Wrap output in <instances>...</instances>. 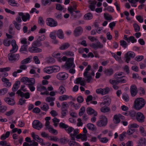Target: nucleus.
Returning a JSON list of instances; mask_svg holds the SVG:
<instances>
[{"label": "nucleus", "instance_id": "a878e982", "mask_svg": "<svg viewBox=\"0 0 146 146\" xmlns=\"http://www.w3.org/2000/svg\"><path fill=\"white\" fill-rule=\"evenodd\" d=\"M57 36L60 39L64 38V35L63 31L61 29L58 30L56 33Z\"/></svg>", "mask_w": 146, "mask_h": 146}, {"label": "nucleus", "instance_id": "5701e85b", "mask_svg": "<svg viewBox=\"0 0 146 146\" xmlns=\"http://www.w3.org/2000/svg\"><path fill=\"white\" fill-rule=\"evenodd\" d=\"M2 81L4 82V85L6 87H9L11 85V83L9 82V80L7 78L3 77L1 78Z\"/></svg>", "mask_w": 146, "mask_h": 146}, {"label": "nucleus", "instance_id": "dca6fc26", "mask_svg": "<svg viewBox=\"0 0 146 146\" xmlns=\"http://www.w3.org/2000/svg\"><path fill=\"white\" fill-rule=\"evenodd\" d=\"M28 50L30 52L32 53L40 52L42 51L41 49L38 48L36 46H34L29 47V48Z\"/></svg>", "mask_w": 146, "mask_h": 146}, {"label": "nucleus", "instance_id": "bb28decb", "mask_svg": "<svg viewBox=\"0 0 146 146\" xmlns=\"http://www.w3.org/2000/svg\"><path fill=\"white\" fill-rule=\"evenodd\" d=\"M43 72H44L50 74L53 73L52 69V67H47L44 68L43 69Z\"/></svg>", "mask_w": 146, "mask_h": 146}, {"label": "nucleus", "instance_id": "ea45409f", "mask_svg": "<svg viewBox=\"0 0 146 146\" xmlns=\"http://www.w3.org/2000/svg\"><path fill=\"white\" fill-rule=\"evenodd\" d=\"M64 54L68 56H74V52L70 51H66L65 52Z\"/></svg>", "mask_w": 146, "mask_h": 146}, {"label": "nucleus", "instance_id": "c9c22d12", "mask_svg": "<svg viewBox=\"0 0 146 146\" xmlns=\"http://www.w3.org/2000/svg\"><path fill=\"white\" fill-rule=\"evenodd\" d=\"M54 17L57 20H60L62 18V13L60 12H57L54 14Z\"/></svg>", "mask_w": 146, "mask_h": 146}, {"label": "nucleus", "instance_id": "20e7f679", "mask_svg": "<svg viewBox=\"0 0 146 146\" xmlns=\"http://www.w3.org/2000/svg\"><path fill=\"white\" fill-rule=\"evenodd\" d=\"M13 53L11 52L8 54V56L9 60L11 62L18 61L20 58V55L19 54H13Z\"/></svg>", "mask_w": 146, "mask_h": 146}, {"label": "nucleus", "instance_id": "4c0bfd02", "mask_svg": "<svg viewBox=\"0 0 146 146\" xmlns=\"http://www.w3.org/2000/svg\"><path fill=\"white\" fill-rule=\"evenodd\" d=\"M91 68V67L90 65H89L88 66V67L86 69L85 72L84 73L83 75L84 76H86V75H88V74H90L88 72L90 70Z\"/></svg>", "mask_w": 146, "mask_h": 146}, {"label": "nucleus", "instance_id": "603ef678", "mask_svg": "<svg viewBox=\"0 0 146 146\" xmlns=\"http://www.w3.org/2000/svg\"><path fill=\"white\" fill-rule=\"evenodd\" d=\"M104 16L106 19L107 20H111L112 19V16L107 13H104Z\"/></svg>", "mask_w": 146, "mask_h": 146}, {"label": "nucleus", "instance_id": "c03bdc74", "mask_svg": "<svg viewBox=\"0 0 146 146\" xmlns=\"http://www.w3.org/2000/svg\"><path fill=\"white\" fill-rule=\"evenodd\" d=\"M59 143L62 144H65L67 143L69 141L66 138H62L59 139Z\"/></svg>", "mask_w": 146, "mask_h": 146}, {"label": "nucleus", "instance_id": "69168bd1", "mask_svg": "<svg viewBox=\"0 0 146 146\" xmlns=\"http://www.w3.org/2000/svg\"><path fill=\"white\" fill-rule=\"evenodd\" d=\"M52 55L53 57L56 58H60L61 57V54L60 53H57L56 52L53 53Z\"/></svg>", "mask_w": 146, "mask_h": 146}, {"label": "nucleus", "instance_id": "c85d7f7f", "mask_svg": "<svg viewBox=\"0 0 146 146\" xmlns=\"http://www.w3.org/2000/svg\"><path fill=\"white\" fill-rule=\"evenodd\" d=\"M69 106L66 102H63L61 104V110H68Z\"/></svg>", "mask_w": 146, "mask_h": 146}, {"label": "nucleus", "instance_id": "864d4df0", "mask_svg": "<svg viewBox=\"0 0 146 146\" xmlns=\"http://www.w3.org/2000/svg\"><path fill=\"white\" fill-rule=\"evenodd\" d=\"M133 26L135 32H138L140 30V27L136 23H134Z\"/></svg>", "mask_w": 146, "mask_h": 146}, {"label": "nucleus", "instance_id": "774afa93", "mask_svg": "<svg viewBox=\"0 0 146 146\" xmlns=\"http://www.w3.org/2000/svg\"><path fill=\"white\" fill-rule=\"evenodd\" d=\"M30 59L29 58H27L23 60H22L21 62V64H27L29 62Z\"/></svg>", "mask_w": 146, "mask_h": 146}, {"label": "nucleus", "instance_id": "4468645a", "mask_svg": "<svg viewBox=\"0 0 146 146\" xmlns=\"http://www.w3.org/2000/svg\"><path fill=\"white\" fill-rule=\"evenodd\" d=\"M16 93L18 95H20L23 98L24 97L26 99L29 98L30 97V94L29 92H27L24 93L21 91V90H19L17 91Z\"/></svg>", "mask_w": 146, "mask_h": 146}, {"label": "nucleus", "instance_id": "412c9836", "mask_svg": "<svg viewBox=\"0 0 146 146\" xmlns=\"http://www.w3.org/2000/svg\"><path fill=\"white\" fill-rule=\"evenodd\" d=\"M4 100L8 104L10 105L13 106L15 103L14 99L10 98H5L4 99Z\"/></svg>", "mask_w": 146, "mask_h": 146}, {"label": "nucleus", "instance_id": "a19ab883", "mask_svg": "<svg viewBox=\"0 0 146 146\" xmlns=\"http://www.w3.org/2000/svg\"><path fill=\"white\" fill-rule=\"evenodd\" d=\"M11 42L8 38L5 39L3 42V44L5 46H9L11 44Z\"/></svg>", "mask_w": 146, "mask_h": 146}, {"label": "nucleus", "instance_id": "aec40b11", "mask_svg": "<svg viewBox=\"0 0 146 146\" xmlns=\"http://www.w3.org/2000/svg\"><path fill=\"white\" fill-rule=\"evenodd\" d=\"M104 72L106 76H110L113 74L114 71L113 69L109 68L105 69L104 71Z\"/></svg>", "mask_w": 146, "mask_h": 146}, {"label": "nucleus", "instance_id": "9b49d317", "mask_svg": "<svg viewBox=\"0 0 146 146\" xmlns=\"http://www.w3.org/2000/svg\"><path fill=\"white\" fill-rule=\"evenodd\" d=\"M130 92L131 96H135L137 93V89L136 86L134 85H132L130 88Z\"/></svg>", "mask_w": 146, "mask_h": 146}, {"label": "nucleus", "instance_id": "a211bd4d", "mask_svg": "<svg viewBox=\"0 0 146 146\" xmlns=\"http://www.w3.org/2000/svg\"><path fill=\"white\" fill-rule=\"evenodd\" d=\"M18 14L19 16L22 17V19L24 21H26L30 18V15L28 13H27L25 15H24L23 12H19Z\"/></svg>", "mask_w": 146, "mask_h": 146}, {"label": "nucleus", "instance_id": "6ab92c4d", "mask_svg": "<svg viewBox=\"0 0 146 146\" xmlns=\"http://www.w3.org/2000/svg\"><path fill=\"white\" fill-rule=\"evenodd\" d=\"M55 99V98L54 97L48 96L45 99V100L47 102L50 103V106H53L54 105L53 102L54 101Z\"/></svg>", "mask_w": 146, "mask_h": 146}, {"label": "nucleus", "instance_id": "6e6552de", "mask_svg": "<svg viewBox=\"0 0 146 146\" xmlns=\"http://www.w3.org/2000/svg\"><path fill=\"white\" fill-rule=\"evenodd\" d=\"M90 46L96 50L98 48H102L104 46L98 40L96 42V44L92 43L90 44Z\"/></svg>", "mask_w": 146, "mask_h": 146}, {"label": "nucleus", "instance_id": "6e6d98bb", "mask_svg": "<svg viewBox=\"0 0 146 146\" xmlns=\"http://www.w3.org/2000/svg\"><path fill=\"white\" fill-rule=\"evenodd\" d=\"M85 109L84 107L82 106L80 108L79 113V115L81 116L83 115L85 111Z\"/></svg>", "mask_w": 146, "mask_h": 146}, {"label": "nucleus", "instance_id": "bf43d9fd", "mask_svg": "<svg viewBox=\"0 0 146 146\" xmlns=\"http://www.w3.org/2000/svg\"><path fill=\"white\" fill-rule=\"evenodd\" d=\"M44 21L42 17H40L38 18V23L41 26H42L44 24Z\"/></svg>", "mask_w": 146, "mask_h": 146}, {"label": "nucleus", "instance_id": "f257e3e1", "mask_svg": "<svg viewBox=\"0 0 146 146\" xmlns=\"http://www.w3.org/2000/svg\"><path fill=\"white\" fill-rule=\"evenodd\" d=\"M145 103V101L143 98H137L134 101V108L136 110H139L144 107Z\"/></svg>", "mask_w": 146, "mask_h": 146}, {"label": "nucleus", "instance_id": "58836bf2", "mask_svg": "<svg viewBox=\"0 0 146 146\" xmlns=\"http://www.w3.org/2000/svg\"><path fill=\"white\" fill-rule=\"evenodd\" d=\"M68 145L70 146H80V145L75 141H70L68 143Z\"/></svg>", "mask_w": 146, "mask_h": 146}, {"label": "nucleus", "instance_id": "cd10ccee", "mask_svg": "<svg viewBox=\"0 0 146 146\" xmlns=\"http://www.w3.org/2000/svg\"><path fill=\"white\" fill-rule=\"evenodd\" d=\"M37 38V40L34 41L33 43V46H36V47H39L42 46V44L41 41Z\"/></svg>", "mask_w": 146, "mask_h": 146}, {"label": "nucleus", "instance_id": "e2e57ef3", "mask_svg": "<svg viewBox=\"0 0 146 146\" xmlns=\"http://www.w3.org/2000/svg\"><path fill=\"white\" fill-rule=\"evenodd\" d=\"M122 98L125 102H127L129 100V97L126 94L123 95Z\"/></svg>", "mask_w": 146, "mask_h": 146}, {"label": "nucleus", "instance_id": "13d9d810", "mask_svg": "<svg viewBox=\"0 0 146 146\" xmlns=\"http://www.w3.org/2000/svg\"><path fill=\"white\" fill-rule=\"evenodd\" d=\"M120 44L124 48H125L127 46V44L125 41L124 40H121L120 41Z\"/></svg>", "mask_w": 146, "mask_h": 146}, {"label": "nucleus", "instance_id": "0e129e2a", "mask_svg": "<svg viewBox=\"0 0 146 146\" xmlns=\"http://www.w3.org/2000/svg\"><path fill=\"white\" fill-rule=\"evenodd\" d=\"M146 142V139L144 138H141L139 141V144L140 145H142L145 143Z\"/></svg>", "mask_w": 146, "mask_h": 146}, {"label": "nucleus", "instance_id": "5fc2aeb1", "mask_svg": "<svg viewBox=\"0 0 146 146\" xmlns=\"http://www.w3.org/2000/svg\"><path fill=\"white\" fill-rule=\"evenodd\" d=\"M8 89L6 88H4L0 90V96L5 95L7 93Z\"/></svg>", "mask_w": 146, "mask_h": 146}, {"label": "nucleus", "instance_id": "72a5a7b5", "mask_svg": "<svg viewBox=\"0 0 146 146\" xmlns=\"http://www.w3.org/2000/svg\"><path fill=\"white\" fill-rule=\"evenodd\" d=\"M66 92V89L62 86H60L58 89V92L61 94H63Z\"/></svg>", "mask_w": 146, "mask_h": 146}, {"label": "nucleus", "instance_id": "3c124183", "mask_svg": "<svg viewBox=\"0 0 146 146\" xmlns=\"http://www.w3.org/2000/svg\"><path fill=\"white\" fill-rule=\"evenodd\" d=\"M37 90L38 91H42V90H47L46 88L42 85H40L37 86Z\"/></svg>", "mask_w": 146, "mask_h": 146}, {"label": "nucleus", "instance_id": "9d476101", "mask_svg": "<svg viewBox=\"0 0 146 146\" xmlns=\"http://www.w3.org/2000/svg\"><path fill=\"white\" fill-rule=\"evenodd\" d=\"M68 77V74L65 72H61L58 73L56 77L59 80H63L66 79Z\"/></svg>", "mask_w": 146, "mask_h": 146}, {"label": "nucleus", "instance_id": "7c9ffc66", "mask_svg": "<svg viewBox=\"0 0 146 146\" xmlns=\"http://www.w3.org/2000/svg\"><path fill=\"white\" fill-rule=\"evenodd\" d=\"M100 110L102 112L106 113L110 111V108L108 107H102L100 109Z\"/></svg>", "mask_w": 146, "mask_h": 146}, {"label": "nucleus", "instance_id": "8fccbe9b", "mask_svg": "<svg viewBox=\"0 0 146 146\" xmlns=\"http://www.w3.org/2000/svg\"><path fill=\"white\" fill-rule=\"evenodd\" d=\"M56 9L59 11H62L64 9V8L61 4H56Z\"/></svg>", "mask_w": 146, "mask_h": 146}, {"label": "nucleus", "instance_id": "f8f14e48", "mask_svg": "<svg viewBox=\"0 0 146 146\" xmlns=\"http://www.w3.org/2000/svg\"><path fill=\"white\" fill-rule=\"evenodd\" d=\"M12 49L10 50L11 53H15L16 52L18 49V46L16 44L15 40L14 39L12 40L11 42Z\"/></svg>", "mask_w": 146, "mask_h": 146}, {"label": "nucleus", "instance_id": "473e14b6", "mask_svg": "<svg viewBox=\"0 0 146 146\" xmlns=\"http://www.w3.org/2000/svg\"><path fill=\"white\" fill-rule=\"evenodd\" d=\"M70 46L69 44L68 43H66L63 44L59 48L61 50H64L67 49Z\"/></svg>", "mask_w": 146, "mask_h": 146}, {"label": "nucleus", "instance_id": "e433bc0d", "mask_svg": "<svg viewBox=\"0 0 146 146\" xmlns=\"http://www.w3.org/2000/svg\"><path fill=\"white\" fill-rule=\"evenodd\" d=\"M113 121L114 123L117 124L120 122V120L118 115H116L114 116Z\"/></svg>", "mask_w": 146, "mask_h": 146}, {"label": "nucleus", "instance_id": "1a4fd4ad", "mask_svg": "<svg viewBox=\"0 0 146 146\" xmlns=\"http://www.w3.org/2000/svg\"><path fill=\"white\" fill-rule=\"evenodd\" d=\"M111 99L108 96L104 97L103 102L100 104V106H102L104 105L109 106L111 103Z\"/></svg>", "mask_w": 146, "mask_h": 146}, {"label": "nucleus", "instance_id": "423d86ee", "mask_svg": "<svg viewBox=\"0 0 146 146\" xmlns=\"http://www.w3.org/2000/svg\"><path fill=\"white\" fill-rule=\"evenodd\" d=\"M33 127L38 130H40L42 127V124L38 120H34L32 123Z\"/></svg>", "mask_w": 146, "mask_h": 146}, {"label": "nucleus", "instance_id": "2f4dec72", "mask_svg": "<svg viewBox=\"0 0 146 146\" xmlns=\"http://www.w3.org/2000/svg\"><path fill=\"white\" fill-rule=\"evenodd\" d=\"M87 127L89 129L92 131L95 130L96 129V127L94 124L91 123H88L87 124Z\"/></svg>", "mask_w": 146, "mask_h": 146}, {"label": "nucleus", "instance_id": "f704fd0d", "mask_svg": "<svg viewBox=\"0 0 146 146\" xmlns=\"http://www.w3.org/2000/svg\"><path fill=\"white\" fill-rule=\"evenodd\" d=\"M69 98L68 96L66 95H63L59 97V99L61 101L66 100Z\"/></svg>", "mask_w": 146, "mask_h": 146}, {"label": "nucleus", "instance_id": "c756f323", "mask_svg": "<svg viewBox=\"0 0 146 146\" xmlns=\"http://www.w3.org/2000/svg\"><path fill=\"white\" fill-rule=\"evenodd\" d=\"M43 105L40 107L42 110L45 111H46L48 110L49 108V107L47 104L45 103H43Z\"/></svg>", "mask_w": 146, "mask_h": 146}, {"label": "nucleus", "instance_id": "ddd939ff", "mask_svg": "<svg viewBox=\"0 0 146 146\" xmlns=\"http://www.w3.org/2000/svg\"><path fill=\"white\" fill-rule=\"evenodd\" d=\"M31 135L32 137L34 140L39 143H42V145H44L42 143L43 141V140L40 138L37 135H36L34 132H32Z\"/></svg>", "mask_w": 146, "mask_h": 146}, {"label": "nucleus", "instance_id": "79ce46f5", "mask_svg": "<svg viewBox=\"0 0 146 146\" xmlns=\"http://www.w3.org/2000/svg\"><path fill=\"white\" fill-rule=\"evenodd\" d=\"M52 121L54 123V125L56 127L58 126V124L60 121V120L56 117H54L52 119Z\"/></svg>", "mask_w": 146, "mask_h": 146}, {"label": "nucleus", "instance_id": "4be33fe9", "mask_svg": "<svg viewBox=\"0 0 146 146\" xmlns=\"http://www.w3.org/2000/svg\"><path fill=\"white\" fill-rule=\"evenodd\" d=\"M76 138L77 139H81L83 141H86L87 137L85 134H80L76 136Z\"/></svg>", "mask_w": 146, "mask_h": 146}, {"label": "nucleus", "instance_id": "f03ea898", "mask_svg": "<svg viewBox=\"0 0 146 146\" xmlns=\"http://www.w3.org/2000/svg\"><path fill=\"white\" fill-rule=\"evenodd\" d=\"M74 58L72 57L67 59L64 66L65 69L68 70L71 67L75 68V65L74 63Z\"/></svg>", "mask_w": 146, "mask_h": 146}, {"label": "nucleus", "instance_id": "b1692460", "mask_svg": "<svg viewBox=\"0 0 146 146\" xmlns=\"http://www.w3.org/2000/svg\"><path fill=\"white\" fill-rule=\"evenodd\" d=\"M93 15L92 14L88 13L85 14L84 16V19L85 20H89L92 19Z\"/></svg>", "mask_w": 146, "mask_h": 146}, {"label": "nucleus", "instance_id": "39448f33", "mask_svg": "<svg viewBox=\"0 0 146 146\" xmlns=\"http://www.w3.org/2000/svg\"><path fill=\"white\" fill-rule=\"evenodd\" d=\"M46 22L47 25L50 27H55L58 25L57 22L56 21L50 18H47Z\"/></svg>", "mask_w": 146, "mask_h": 146}, {"label": "nucleus", "instance_id": "f3484780", "mask_svg": "<svg viewBox=\"0 0 146 146\" xmlns=\"http://www.w3.org/2000/svg\"><path fill=\"white\" fill-rule=\"evenodd\" d=\"M86 111L87 113L89 115H91L93 114L94 116H96L98 115L97 112L94 110L92 108L89 107L86 109Z\"/></svg>", "mask_w": 146, "mask_h": 146}, {"label": "nucleus", "instance_id": "393cba45", "mask_svg": "<svg viewBox=\"0 0 146 146\" xmlns=\"http://www.w3.org/2000/svg\"><path fill=\"white\" fill-rule=\"evenodd\" d=\"M20 84V82L19 81H17L15 84L13 86L12 88V90L13 92L16 91L19 88V85Z\"/></svg>", "mask_w": 146, "mask_h": 146}, {"label": "nucleus", "instance_id": "680f3d73", "mask_svg": "<svg viewBox=\"0 0 146 146\" xmlns=\"http://www.w3.org/2000/svg\"><path fill=\"white\" fill-rule=\"evenodd\" d=\"M35 83V79L34 78H30L28 80V85L31 84H34Z\"/></svg>", "mask_w": 146, "mask_h": 146}, {"label": "nucleus", "instance_id": "4d7b16f0", "mask_svg": "<svg viewBox=\"0 0 146 146\" xmlns=\"http://www.w3.org/2000/svg\"><path fill=\"white\" fill-rule=\"evenodd\" d=\"M8 3L10 5L13 6H16L17 4L14 0H9Z\"/></svg>", "mask_w": 146, "mask_h": 146}, {"label": "nucleus", "instance_id": "052dcab7", "mask_svg": "<svg viewBox=\"0 0 146 146\" xmlns=\"http://www.w3.org/2000/svg\"><path fill=\"white\" fill-rule=\"evenodd\" d=\"M59 127L61 128L65 129L68 127V125L62 122H61L59 123Z\"/></svg>", "mask_w": 146, "mask_h": 146}, {"label": "nucleus", "instance_id": "37998d69", "mask_svg": "<svg viewBox=\"0 0 146 146\" xmlns=\"http://www.w3.org/2000/svg\"><path fill=\"white\" fill-rule=\"evenodd\" d=\"M47 129H48L49 132L53 134H54L56 135L58 133V132L56 130L54 129V128H52L51 126L49 127Z\"/></svg>", "mask_w": 146, "mask_h": 146}, {"label": "nucleus", "instance_id": "de8ad7c7", "mask_svg": "<svg viewBox=\"0 0 146 146\" xmlns=\"http://www.w3.org/2000/svg\"><path fill=\"white\" fill-rule=\"evenodd\" d=\"M52 72H57L59 71L60 70V67L58 66H52Z\"/></svg>", "mask_w": 146, "mask_h": 146}, {"label": "nucleus", "instance_id": "a18cd8bd", "mask_svg": "<svg viewBox=\"0 0 146 146\" xmlns=\"http://www.w3.org/2000/svg\"><path fill=\"white\" fill-rule=\"evenodd\" d=\"M124 77V76L122 77H119L117 78V80L118 82V84L119 83H125L126 82V80L125 79L123 78V77Z\"/></svg>", "mask_w": 146, "mask_h": 146}, {"label": "nucleus", "instance_id": "09e8293b", "mask_svg": "<svg viewBox=\"0 0 146 146\" xmlns=\"http://www.w3.org/2000/svg\"><path fill=\"white\" fill-rule=\"evenodd\" d=\"M102 95H104L108 94L110 92V90L108 87H106V88L102 89Z\"/></svg>", "mask_w": 146, "mask_h": 146}, {"label": "nucleus", "instance_id": "2eb2a0df", "mask_svg": "<svg viewBox=\"0 0 146 146\" xmlns=\"http://www.w3.org/2000/svg\"><path fill=\"white\" fill-rule=\"evenodd\" d=\"M83 29L81 27H77L74 31V34L75 36H79L82 33Z\"/></svg>", "mask_w": 146, "mask_h": 146}, {"label": "nucleus", "instance_id": "49530a36", "mask_svg": "<svg viewBox=\"0 0 146 146\" xmlns=\"http://www.w3.org/2000/svg\"><path fill=\"white\" fill-rule=\"evenodd\" d=\"M29 78L27 77H23L22 78L21 80V81L23 82L24 84L28 85V80Z\"/></svg>", "mask_w": 146, "mask_h": 146}, {"label": "nucleus", "instance_id": "0eeeda50", "mask_svg": "<svg viewBox=\"0 0 146 146\" xmlns=\"http://www.w3.org/2000/svg\"><path fill=\"white\" fill-rule=\"evenodd\" d=\"M145 117L144 115L141 112H138L136 114V119L140 123H143L145 121Z\"/></svg>", "mask_w": 146, "mask_h": 146}, {"label": "nucleus", "instance_id": "338daca9", "mask_svg": "<svg viewBox=\"0 0 146 146\" xmlns=\"http://www.w3.org/2000/svg\"><path fill=\"white\" fill-rule=\"evenodd\" d=\"M26 100L23 99V98L22 97L21 98L19 99L18 102V104L20 105H22L25 103Z\"/></svg>", "mask_w": 146, "mask_h": 146}, {"label": "nucleus", "instance_id": "7ed1b4c3", "mask_svg": "<svg viewBox=\"0 0 146 146\" xmlns=\"http://www.w3.org/2000/svg\"><path fill=\"white\" fill-rule=\"evenodd\" d=\"M108 122L107 118L104 115H102L101 118L100 120L96 123L97 125L99 127H105L107 125Z\"/></svg>", "mask_w": 146, "mask_h": 146}]
</instances>
